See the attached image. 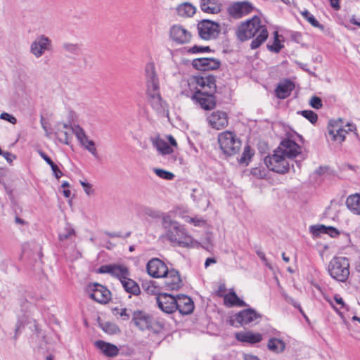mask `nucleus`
<instances>
[{
	"label": "nucleus",
	"instance_id": "obj_1",
	"mask_svg": "<svg viewBox=\"0 0 360 360\" xmlns=\"http://www.w3.org/2000/svg\"><path fill=\"white\" fill-rule=\"evenodd\" d=\"M187 85L189 91H184L182 94L191 98L195 105L204 110H211L215 108L217 85L214 75L209 74L195 77L187 82Z\"/></svg>",
	"mask_w": 360,
	"mask_h": 360
},
{
	"label": "nucleus",
	"instance_id": "obj_2",
	"mask_svg": "<svg viewBox=\"0 0 360 360\" xmlns=\"http://www.w3.org/2000/svg\"><path fill=\"white\" fill-rule=\"evenodd\" d=\"M236 35L241 41L250 39L257 35L250 44L251 49H255L266 40L268 32L266 26L262 25L261 19L255 15L238 26Z\"/></svg>",
	"mask_w": 360,
	"mask_h": 360
},
{
	"label": "nucleus",
	"instance_id": "obj_3",
	"mask_svg": "<svg viewBox=\"0 0 360 360\" xmlns=\"http://www.w3.org/2000/svg\"><path fill=\"white\" fill-rule=\"evenodd\" d=\"M162 226L165 231V238L172 243L186 247L192 244L193 238L186 233L184 226L170 217H162Z\"/></svg>",
	"mask_w": 360,
	"mask_h": 360
},
{
	"label": "nucleus",
	"instance_id": "obj_4",
	"mask_svg": "<svg viewBox=\"0 0 360 360\" xmlns=\"http://www.w3.org/2000/svg\"><path fill=\"white\" fill-rule=\"evenodd\" d=\"M328 271L330 276L340 282H345L349 276V262L345 257H334L329 262Z\"/></svg>",
	"mask_w": 360,
	"mask_h": 360
},
{
	"label": "nucleus",
	"instance_id": "obj_5",
	"mask_svg": "<svg viewBox=\"0 0 360 360\" xmlns=\"http://www.w3.org/2000/svg\"><path fill=\"white\" fill-rule=\"evenodd\" d=\"M218 141L223 153L229 156L238 153L241 148L240 140L230 131L219 134Z\"/></svg>",
	"mask_w": 360,
	"mask_h": 360
},
{
	"label": "nucleus",
	"instance_id": "obj_6",
	"mask_svg": "<svg viewBox=\"0 0 360 360\" xmlns=\"http://www.w3.org/2000/svg\"><path fill=\"white\" fill-rule=\"evenodd\" d=\"M264 162L269 169L278 174H285L290 169L287 158L278 149L274 151L273 155L266 157Z\"/></svg>",
	"mask_w": 360,
	"mask_h": 360
},
{
	"label": "nucleus",
	"instance_id": "obj_7",
	"mask_svg": "<svg viewBox=\"0 0 360 360\" xmlns=\"http://www.w3.org/2000/svg\"><path fill=\"white\" fill-rule=\"evenodd\" d=\"M197 28L199 37L205 40L217 39L221 31L219 23L207 19L200 21Z\"/></svg>",
	"mask_w": 360,
	"mask_h": 360
},
{
	"label": "nucleus",
	"instance_id": "obj_8",
	"mask_svg": "<svg viewBox=\"0 0 360 360\" xmlns=\"http://www.w3.org/2000/svg\"><path fill=\"white\" fill-rule=\"evenodd\" d=\"M52 50V41L45 34H39L32 41L30 52L35 58H41L46 51Z\"/></svg>",
	"mask_w": 360,
	"mask_h": 360
},
{
	"label": "nucleus",
	"instance_id": "obj_9",
	"mask_svg": "<svg viewBox=\"0 0 360 360\" xmlns=\"http://www.w3.org/2000/svg\"><path fill=\"white\" fill-rule=\"evenodd\" d=\"M89 297L101 304H106L111 299L110 292L103 285L97 283H90L87 287Z\"/></svg>",
	"mask_w": 360,
	"mask_h": 360
},
{
	"label": "nucleus",
	"instance_id": "obj_10",
	"mask_svg": "<svg viewBox=\"0 0 360 360\" xmlns=\"http://www.w3.org/2000/svg\"><path fill=\"white\" fill-rule=\"evenodd\" d=\"M209 125L217 130L222 129L229 124V117L226 112L216 110L210 114L207 118Z\"/></svg>",
	"mask_w": 360,
	"mask_h": 360
},
{
	"label": "nucleus",
	"instance_id": "obj_11",
	"mask_svg": "<svg viewBox=\"0 0 360 360\" xmlns=\"http://www.w3.org/2000/svg\"><path fill=\"white\" fill-rule=\"evenodd\" d=\"M171 39L179 44H184L191 41V33L180 25H174L169 30Z\"/></svg>",
	"mask_w": 360,
	"mask_h": 360
},
{
	"label": "nucleus",
	"instance_id": "obj_12",
	"mask_svg": "<svg viewBox=\"0 0 360 360\" xmlns=\"http://www.w3.org/2000/svg\"><path fill=\"white\" fill-rule=\"evenodd\" d=\"M254 7L249 1H238L233 3L228 8L229 15L234 18H240L250 13Z\"/></svg>",
	"mask_w": 360,
	"mask_h": 360
},
{
	"label": "nucleus",
	"instance_id": "obj_13",
	"mask_svg": "<svg viewBox=\"0 0 360 360\" xmlns=\"http://www.w3.org/2000/svg\"><path fill=\"white\" fill-rule=\"evenodd\" d=\"M147 271L148 274L153 278H162L168 273V267L160 259L153 258L147 264Z\"/></svg>",
	"mask_w": 360,
	"mask_h": 360
},
{
	"label": "nucleus",
	"instance_id": "obj_14",
	"mask_svg": "<svg viewBox=\"0 0 360 360\" xmlns=\"http://www.w3.org/2000/svg\"><path fill=\"white\" fill-rule=\"evenodd\" d=\"M158 307L167 314H172L176 311V297L170 294H159L156 297Z\"/></svg>",
	"mask_w": 360,
	"mask_h": 360
},
{
	"label": "nucleus",
	"instance_id": "obj_15",
	"mask_svg": "<svg viewBox=\"0 0 360 360\" xmlns=\"http://www.w3.org/2000/svg\"><path fill=\"white\" fill-rule=\"evenodd\" d=\"M276 149L289 159L295 158L301 152L300 146L295 141L290 139L282 141Z\"/></svg>",
	"mask_w": 360,
	"mask_h": 360
},
{
	"label": "nucleus",
	"instance_id": "obj_16",
	"mask_svg": "<svg viewBox=\"0 0 360 360\" xmlns=\"http://www.w3.org/2000/svg\"><path fill=\"white\" fill-rule=\"evenodd\" d=\"M220 61L212 58H200L193 60L192 65L200 71L217 70L220 66Z\"/></svg>",
	"mask_w": 360,
	"mask_h": 360
},
{
	"label": "nucleus",
	"instance_id": "obj_17",
	"mask_svg": "<svg viewBox=\"0 0 360 360\" xmlns=\"http://www.w3.org/2000/svg\"><path fill=\"white\" fill-rule=\"evenodd\" d=\"M164 285L167 290H179L182 286V281L179 272L174 269H168V273L163 276Z\"/></svg>",
	"mask_w": 360,
	"mask_h": 360
},
{
	"label": "nucleus",
	"instance_id": "obj_18",
	"mask_svg": "<svg viewBox=\"0 0 360 360\" xmlns=\"http://www.w3.org/2000/svg\"><path fill=\"white\" fill-rule=\"evenodd\" d=\"M145 77L146 89H155L160 88L158 76L155 71V64L148 63L145 68Z\"/></svg>",
	"mask_w": 360,
	"mask_h": 360
},
{
	"label": "nucleus",
	"instance_id": "obj_19",
	"mask_svg": "<svg viewBox=\"0 0 360 360\" xmlns=\"http://www.w3.org/2000/svg\"><path fill=\"white\" fill-rule=\"evenodd\" d=\"M176 310L183 315H188L193 312L194 303L193 300L185 295H179L176 297Z\"/></svg>",
	"mask_w": 360,
	"mask_h": 360
},
{
	"label": "nucleus",
	"instance_id": "obj_20",
	"mask_svg": "<svg viewBox=\"0 0 360 360\" xmlns=\"http://www.w3.org/2000/svg\"><path fill=\"white\" fill-rule=\"evenodd\" d=\"M260 318L261 315L251 308L243 309L235 315V321L240 326L248 325Z\"/></svg>",
	"mask_w": 360,
	"mask_h": 360
},
{
	"label": "nucleus",
	"instance_id": "obj_21",
	"mask_svg": "<svg viewBox=\"0 0 360 360\" xmlns=\"http://www.w3.org/2000/svg\"><path fill=\"white\" fill-rule=\"evenodd\" d=\"M146 94L148 102L153 109L159 112L163 111L165 103L161 98L160 88H157L154 90L146 89Z\"/></svg>",
	"mask_w": 360,
	"mask_h": 360
},
{
	"label": "nucleus",
	"instance_id": "obj_22",
	"mask_svg": "<svg viewBox=\"0 0 360 360\" xmlns=\"http://www.w3.org/2000/svg\"><path fill=\"white\" fill-rule=\"evenodd\" d=\"M132 316V321L140 330H144L151 328V318L145 311H134Z\"/></svg>",
	"mask_w": 360,
	"mask_h": 360
},
{
	"label": "nucleus",
	"instance_id": "obj_23",
	"mask_svg": "<svg viewBox=\"0 0 360 360\" xmlns=\"http://www.w3.org/2000/svg\"><path fill=\"white\" fill-rule=\"evenodd\" d=\"M294 89V83L289 79H285L278 84L275 90L276 95L280 99H285L290 95Z\"/></svg>",
	"mask_w": 360,
	"mask_h": 360
},
{
	"label": "nucleus",
	"instance_id": "obj_24",
	"mask_svg": "<svg viewBox=\"0 0 360 360\" xmlns=\"http://www.w3.org/2000/svg\"><path fill=\"white\" fill-rule=\"evenodd\" d=\"M94 345L96 348L100 349L105 356L108 357L116 356L119 353V349L116 345L103 340L96 341Z\"/></svg>",
	"mask_w": 360,
	"mask_h": 360
},
{
	"label": "nucleus",
	"instance_id": "obj_25",
	"mask_svg": "<svg viewBox=\"0 0 360 360\" xmlns=\"http://www.w3.org/2000/svg\"><path fill=\"white\" fill-rule=\"evenodd\" d=\"M236 338L240 342L255 344L262 340V335L252 331L239 332L236 334Z\"/></svg>",
	"mask_w": 360,
	"mask_h": 360
},
{
	"label": "nucleus",
	"instance_id": "obj_26",
	"mask_svg": "<svg viewBox=\"0 0 360 360\" xmlns=\"http://www.w3.org/2000/svg\"><path fill=\"white\" fill-rule=\"evenodd\" d=\"M201 10L207 13L217 14L221 10V4L218 0H201Z\"/></svg>",
	"mask_w": 360,
	"mask_h": 360
},
{
	"label": "nucleus",
	"instance_id": "obj_27",
	"mask_svg": "<svg viewBox=\"0 0 360 360\" xmlns=\"http://www.w3.org/2000/svg\"><path fill=\"white\" fill-rule=\"evenodd\" d=\"M224 304L229 307H245L246 303L238 297L233 289L224 296Z\"/></svg>",
	"mask_w": 360,
	"mask_h": 360
},
{
	"label": "nucleus",
	"instance_id": "obj_28",
	"mask_svg": "<svg viewBox=\"0 0 360 360\" xmlns=\"http://www.w3.org/2000/svg\"><path fill=\"white\" fill-rule=\"evenodd\" d=\"M121 283L125 291L128 293L134 295H138L140 294L141 290L139 285L134 280L129 278V276H127Z\"/></svg>",
	"mask_w": 360,
	"mask_h": 360
},
{
	"label": "nucleus",
	"instance_id": "obj_29",
	"mask_svg": "<svg viewBox=\"0 0 360 360\" xmlns=\"http://www.w3.org/2000/svg\"><path fill=\"white\" fill-rule=\"evenodd\" d=\"M347 207L354 213L360 214V194L350 195L346 200Z\"/></svg>",
	"mask_w": 360,
	"mask_h": 360
},
{
	"label": "nucleus",
	"instance_id": "obj_30",
	"mask_svg": "<svg viewBox=\"0 0 360 360\" xmlns=\"http://www.w3.org/2000/svg\"><path fill=\"white\" fill-rule=\"evenodd\" d=\"M110 275L117 278L122 282L127 276H129V271L125 266L112 264Z\"/></svg>",
	"mask_w": 360,
	"mask_h": 360
},
{
	"label": "nucleus",
	"instance_id": "obj_31",
	"mask_svg": "<svg viewBox=\"0 0 360 360\" xmlns=\"http://www.w3.org/2000/svg\"><path fill=\"white\" fill-rule=\"evenodd\" d=\"M267 347L271 352L278 354L284 351L285 344L278 338H272L269 340Z\"/></svg>",
	"mask_w": 360,
	"mask_h": 360
},
{
	"label": "nucleus",
	"instance_id": "obj_32",
	"mask_svg": "<svg viewBox=\"0 0 360 360\" xmlns=\"http://www.w3.org/2000/svg\"><path fill=\"white\" fill-rule=\"evenodd\" d=\"M347 133V131L342 128L334 129L333 126L328 127V134L333 141L343 142Z\"/></svg>",
	"mask_w": 360,
	"mask_h": 360
},
{
	"label": "nucleus",
	"instance_id": "obj_33",
	"mask_svg": "<svg viewBox=\"0 0 360 360\" xmlns=\"http://www.w3.org/2000/svg\"><path fill=\"white\" fill-rule=\"evenodd\" d=\"M177 13L182 17H191L195 13V8L190 3H184L178 6Z\"/></svg>",
	"mask_w": 360,
	"mask_h": 360
},
{
	"label": "nucleus",
	"instance_id": "obj_34",
	"mask_svg": "<svg viewBox=\"0 0 360 360\" xmlns=\"http://www.w3.org/2000/svg\"><path fill=\"white\" fill-rule=\"evenodd\" d=\"M157 150L162 155H169L173 153V149L162 139H157L153 142Z\"/></svg>",
	"mask_w": 360,
	"mask_h": 360
},
{
	"label": "nucleus",
	"instance_id": "obj_35",
	"mask_svg": "<svg viewBox=\"0 0 360 360\" xmlns=\"http://www.w3.org/2000/svg\"><path fill=\"white\" fill-rule=\"evenodd\" d=\"M301 15L313 27H317L321 30H323V29H324L323 25L320 24L319 22L315 18V17L311 13H309L307 10H304L303 11H301Z\"/></svg>",
	"mask_w": 360,
	"mask_h": 360
},
{
	"label": "nucleus",
	"instance_id": "obj_36",
	"mask_svg": "<svg viewBox=\"0 0 360 360\" xmlns=\"http://www.w3.org/2000/svg\"><path fill=\"white\" fill-rule=\"evenodd\" d=\"M80 144L94 157L96 158L98 156L97 150L95 147V143L92 140H89L88 137H86L84 141L80 142Z\"/></svg>",
	"mask_w": 360,
	"mask_h": 360
},
{
	"label": "nucleus",
	"instance_id": "obj_37",
	"mask_svg": "<svg viewBox=\"0 0 360 360\" xmlns=\"http://www.w3.org/2000/svg\"><path fill=\"white\" fill-rule=\"evenodd\" d=\"M130 311L131 310H129L126 308H114L112 309L113 314L116 316H119L122 320L127 321L129 320L130 318Z\"/></svg>",
	"mask_w": 360,
	"mask_h": 360
},
{
	"label": "nucleus",
	"instance_id": "obj_38",
	"mask_svg": "<svg viewBox=\"0 0 360 360\" xmlns=\"http://www.w3.org/2000/svg\"><path fill=\"white\" fill-rule=\"evenodd\" d=\"M71 129L79 143L87 137L84 130L79 125H74L71 127Z\"/></svg>",
	"mask_w": 360,
	"mask_h": 360
},
{
	"label": "nucleus",
	"instance_id": "obj_39",
	"mask_svg": "<svg viewBox=\"0 0 360 360\" xmlns=\"http://www.w3.org/2000/svg\"><path fill=\"white\" fill-rule=\"evenodd\" d=\"M283 46L281 44L278 39V32H275L274 41L272 45H267V48L269 51L274 53H279Z\"/></svg>",
	"mask_w": 360,
	"mask_h": 360
},
{
	"label": "nucleus",
	"instance_id": "obj_40",
	"mask_svg": "<svg viewBox=\"0 0 360 360\" xmlns=\"http://www.w3.org/2000/svg\"><path fill=\"white\" fill-rule=\"evenodd\" d=\"M153 172L155 173V174L159 176L161 179H166V180H172L174 177V175L173 173L166 171L162 169L159 168H155L153 169Z\"/></svg>",
	"mask_w": 360,
	"mask_h": 360
},
{
	"label": "nucleus",
	"instance_id": "obj_41",
	"mask_svg": "<svg viewBox=\"0 0 360 360\" xmlns=\"http://www.w3.org/2000/svg\"><path fill=\"white\" fill-rule=\"evenodd\" d=\"M300 113L304 117L307 119L311 124H315L318 120V116L316 112L312 110H302L298 112Z\"/></svg>",
	"mask_w": 360,
	"mask_h": 360
},
{
	"label": "nucleus",
	"instance_id": "obj_42",
	"mask_svg": "<svg viewBox=\"0 0 360 360\" xmlns=\"http://www.w3.org/2000/svg\"><path fill=\"white\" fill-rule=\"evenodd\" d=\"M27 321V316L25 315H23L21 318H20L18 320V322L15 326V335L14 338L16 339L18 336V335L21 333V330L22 328H24L25 325L26 324Z\"/></svg>",
	"mask_w": 360,
	"mask_h": 360
},
{
	"label": "nucleus",
	"instance_id": "obj_43",
	"mask_svg": "<svg viewBox=\"0 0 360 360\" xmlns=\"http://www.w3.org/2000/svg\"><path fill=\"white\" fill-rule=\"evenodd\" d=\"M328 227L324 225H314L310 227V231L315 237L326 233Z\"/></svg>",
	"mask_w": 360,
	"mask_h": 360
},
{
	"label": "nucleus",
	"instance_id": "obj_44",
	"mask_svg": "<svg viewBox=\"0 0 360 360\" xmlns=\"http://www.w3.org/2000/svg\"><path fill=\"white\" fill-rule=\"evenodd\" d=\"M62 48L66 52L75 54L79 50V46L77 44L66 42L63 44Z\"/></svg>",
	"mask_w": 360,
	"mask_h": 360
},
{
	"label": "nucleus",
	"instance_id": "obj_45",
	"mask_svg": "<svg viewBox=\"0 0 360 360\" xmlns=\"http://www.w3.org/2000/svg\"><path fill=\"white\" fill-rule=\"evenodd\" d=\"M143 211L146 215L149 216L153 219H158L161 217H164L160 211L152 209L151 207H146L143 208Z\"/></svg>",
	"mask_w": 360,
	"mask_h": 360
},
{
	"label": "nucleus",
	"instance_id": "obj_46",
	"mask_svg": "<svg viewBox=\"0 0 360 360\" xmlns=\"http://www.w3.org/2000/svg\"><path fill=\"white\" fill-rule=\"evenodd\" d=\"M75 234V231L72 228H71L70 226H67L63 231H61L59 233V239L60 240H65L68 239L70 236Z\"/></svg>",
	"mask_w": 360,
	"mask_h": 360
},
{
	"label": "nucleus",
	"instance_id": "obj_47",
	"mask_svg": "<svg viewBox=\"0 0 360 360\" xmlns=\"http://www.w3.org/2000/svg\"><path fill=\"white\" fill-rule=\"evenodd\" d=\"M335 304L332 303V306L333 308L338 311L340 309H344L345 307V302L343 299L340 295H335L334 297Z\"/></svg>",
	"mask_w": 360,
	"mask_h": 360
},
{
	"label": "nucleus",
	"instance_id": "obj_48",
	"mask_svg": "<svg viewBox=\"0 0 360 360\" xmlns=\"http://www.w3.org/2000/svg\"><path fill=\"white\" fill-rule=\"evenodd\" d=\"M309 104L314 109H320L323 106L321 99L316 96H314L311 98Z\"/></svg>",
	"mask_w": 360,
	"mask_h": 360
},
{
	"label": "nucleus",
	"instance_id": "obj_49",
	"mask_svg": "<svg viewBox=\"0 0 360 360\" xmlns=\"http://www.w3.org/2000/svg\"><path fill=\"white\" fill-rule=\"evenodd\" d=\"M209 51H211V49L209 46H201L197 45L193 46L188 50V52L192 53H198Z\"/></svg>",
	"mask_w": 360,
	"mask_h": 360
},
{
	"label": "nucleus",
	"instance_id": "obj_50",
	"mask_svg": "<svg viewBox=\"0 0 360 360\" xmlns=\"http://www.w3.org/2000/svg\"><path fill=\"white\" fill-rule=\"evenodd\" d=\"M251 152L249 146H246L244 149V151L240 157L239 162L240 163H246L248 160H250L251 158Z\"/></svg>",
	"mask_w": 360,
	"mask_h": 360
},
{
	"label": "nucleus",
	"instance_id": "obj_51",
	"mask_svg": "<svg viewBox=\"0 0 360 360\" xmlns=\"http://www.w3.org/2000/svg\"><path fill=\"white\" fill-rule=\"evenodd\" d=\"M104 233L110 238H126L130 236L131 232H127L125 235H122L121 233L105 231Z\"/></svg>",
	"mask_w": 360,
	"mask_h": 360
},
{
	"label": "nucleus",
	"instance_id": "obj_52",
	"mask_svg": "<svg viewBox=\"0 0 360 360\" xmlns=\"http://www.w3.org/2000/svg\"><path fill=\"white\" fill-rule=\"evenodd\" d=\"M1 120L8 121L13 124L17 122L16 118L13 115L7 112H1Z\"/></svg>",
	"mask_w": 360,
	"mask_h": 360
},
{
	"label": "nucleus",
	"instance_id": "obj_53",
	"mask_svg": "<svg viewBox=\"0 0 360 360\" xmlns=\"http://www.w3.org/2000/svg\"><path fill=\"white\" fill-rule=\"evenodd\" d=\"M257 256L261 259V260L264 263V264L270 269H272L271 264L269 263L267 259L266 258L264 252L262 250H257L256 252Z\"/></svg>",
	"mask_w": 360,
	"mask_h": 360
},
{
	"label": "nucleus",
	"instance_id": "obj_54",
	"mask_svg": "<svg viewBox=\"0 0 360 360\" xmlns=\"http://www.w3.org/2000/svg\"><path fill=\"white\" fill-rule=\"evenodd\" d=\"M61 136L59 137V141L66 145L70 144V135L67 131H60Z\"/></svg>",
	"mask_w": 360,
	"mask_h": 360
},
{
	"label": "nucleus",
	"instance_id": "obj_55",
	"mask_svg": "<svg viewBox=\"0 0 360 360\" xmlns=\"http://www.w3.org/2000/svg\"><path fill=\"white\" fill-rule=\"evenodd\" d=\"M103 329L105 332L110 333H115L118 330V328L115 325L111 323H106L105 326L103 328Z\"/></svg>",
	"mask_w": 360,
	"mask_h": 360
},
{
	"label": "nucleus",
	"instance_id": "obj_56",
	"mask_svg": "<svg viewBox=\"0 0 360 360\" xmlns=\"http://www.w3.org/2000/svg\"><path fill=\"white\" fill-rule=\"evenodd\" d=\"M288 302L291 304L292 305H293L295 308L298 309L299 311L302 313V314L304 316V317L307 320L308 318L307 317V316L305 315V314L304 313V311H302V307L300 306V304L296 302L295 300H293L292 298H288Z\"/></svg>",
	"mask_w": 360,
	"mask_h": 360
},
{
	"label": "nucleus",
	"instance_id": "obj_57",
	"mask_svg": "<svg viewBox=\"0 0 360 360\" xmlns=\"http://www.w3.org/2000/svg\"><path fill=\"white\" fill-rule=\"evenodd\" d=\"M1 156H3L8 163L12 162L16 158V156L9 152H4L1 150Z\"/></svg>",
	"mask_w": 360,
	"mask_h": 360
},
{
	"label": "nucleus",
	"instance_id": "obj_58",
	"mask_svg": "<svg viewBox=\"0 0 360 360\" xmlns=\"http://www.w3.org/2000/svg\"><path fill=\"white\" fill-rule=\"evenodd\" d=\"M39 155L41 157V158L51 167L53 165H55V163L52 161V160L43 151L39 150Z\"/></svg>",
	"mask_w": 360,
	"mask_h": 360
},
{
	"label": "nucleus",
	"instance_id": "obj_59",
	"mask_svg": "<svg viewBox=\"0 0 360 360\" xmlns=\"http://www.w3.org/2000/svg\"><path fill=\"white\" fill-rule=\"evenodd\" d=\"M51 168L53 171V175L57 179H60L63 176V172L60 171V169L56 164L53 165Z\"/></svg>",
	"mask_w": 360,
	"mask_h": 360
},
{
	"label": "nucleus",
	"instance_id": "obj_60",
	"mask_svg": "<svg viewBox=\"0 0 360 360\" xmlns=\"http://www.w3.org/2000/svg\"><path fill=\"white\" fill-rule=\"evenodd\" d=\"M112 264L110 265H103L99 268L98 271L101 274H111Z\"/></svg>",
	"mask_w": 360,
	"mask_h": 360
},
{
	"label": "nucleus",
	"instance_id": "obj_61",
	"mask_svg": "<svg viewBox=\"0 0 360 360\" xmlns=\"http://www.w3.org/2000/svg\"><path fill=\"white\" fill-rule=\"evenodd\" d=\"M339 231L334 227L328 226L326 234L330 235L331 237H336L339 235Z\"/></svg>",
	"mask_w": 360,
	"mask_h": 360
},
{
	"label": "nucleus",
	"instance_id": "obj_62",
	"mask_svg": "<svg viewBox=\"0 0 360 360\" xmlns=\"http://www.w3.org/2000/svg\"><path fill=\"white\" fill-rule=\"evenodd\" d=\"M226 288L224 284H221L219 286V289L217 291V295L219 297H224V293L226 292Z\"/></svg>",
	"mask_w": 360,
	"mask_h": 360
},
{
	"label": "nucleus",
	"instance_id": "obj_63",
	"mask_svg": "<svg viewBox=\"0 0 360 360\" xmlns=\"http://www.w3.org/2000/svg\"><path fill=\"white\" fill-rule=\"evenodd\" d=\"M84 192L88 195H91L94 194V190L92 188L91 185L89 184H88V187L84 188Z\"/></svg>",
	"mask_w": 360,
	"mask_h": 360
},
{
	"label": "nucleus",
	"instance_id": "obj_64",
	"mask_svg": "<svg viewBox=\"0 0 360 360\" xmlns=\"http://www.w3.org/2000/svg\"><path fill=\"white\" fill-rule=\"evenodd\" d=\"M244 360H259V359L257 356L252 354H245Z\"/></svg>",
	"mask_w": 360,
	"mask_h": 360
}]
</instances>
